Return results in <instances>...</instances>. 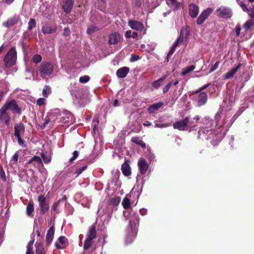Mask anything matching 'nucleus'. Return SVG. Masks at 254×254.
Wrapping results in <instances>:
<instances>
[{
  "label": "nucleus",
  "mask_w": 254,
  "mask_h": 254,
  "mask_svg": "<svg viewBox=\"0 0 254 254\" xmlns=\"http://www.w3.org/2000/svg\"><path fill=\"white\" fill-rule=\"evenodd\" d=\"M220 118V115L218 113L215 116L216 120L215 127L217 129H219L220 127L222 128L219 131L210 129L213 124V121L208 117L204 118L202 121L203 126L198 130L197 138L202 140L212 139L214 140H216L218 139V138H220L222 136H224L225 133V131L223 130V128L225 127V123L224 121L221 123L219 121Z\"/></svg>",
  "instance_id": "f257e3e1"
},
{
  "label": "nucleus",
  "mask_w": 254,
  "mask_h": 254,
  "mask_svg": "<svg viewBox=\"0 0 254 254\" xmlns=\"http://www.w3.org/2000/svg\"><path fill=\"white\" fill-rule=\"evenodd\" d=\"M96 225L94 224L89 228L84 244L83 247L85 250L90 248L93 243L92 240L96 238Z\"/></svg>",
  "instance_id": "f03ea898"
},
{
  "label": "nucleus",
  "mask_w": 254,
  "mask_h": 254,
  "mask_svg": "<svg viewBox=\"0 0 254 254\" xmlns=\"http://www.w3.org/2000/svg\"><path fill=\"white\" fill-rule=\"evenodd\" d=\"M16 60V52L14 48H12L7 52L4 58V62L6 67H10L14 64Z\"/></svg>",
  "instance_id": "7ed1b4c3"
},
{
  "label": "nucleus",
  "mask_w": 254,
  "mask_h": 254,
  "mask_svg": "<svg viewBox=\"0 0 254 254\" xmlns=\"http://www.w3.org/2000/svg\"><path fill=\"white\" fill-rule=\"evenodd\" d=\"M38 70L40 72L41 76L44 78L52 73L53 66L49 62H43L38 67Z\"/></svg>",
  "instance_id": "20e7f679"
},
{
  "label": "nucleus",
  "mask_w": 254,
  "mask_h": 254,
  "mask_svg": "<svg viewBox=\"0 0 254 254\" xmlns=\"http://www.w3.org/2000/svg\"><path fill=\"white\" fill-rule=\"evenodd\" d=\"M3 106L6 110H10L14 114H20L21 113V109L19 107L15 100H11L9 102H6Z\"/></svg>",
  "instance_id": "39448f33"
},
{
  "label": "nucleus",
  "mask_w": 254,
  "mask_h": 254,
  "mask_svg": "<svg viewBox=\"0 0 254 254\" xmlns=\"http://www.w3.org/2000/svg\"><path fill=\"white\" fill-rule=\"evenodd\" d=\"M188 125H191L190 123V118L188 117H186L184 120L176 122L173 124V127L175 129L179 130H185Z\"/></svg>",
  "instance_id": "423d86ee"
},
{
  "label": "nucleus",
  "mask_w": 254,
  "mask_h": 254,
  "mask_svg": "<svg viewBox=\"0 0 254 254\" xmlns=\"http://www.w3.org/2000/svg\"><path fill=\"white\" fill-rule=\"evenodd\" d=\"M127 219L129 220V226L130 227L131 229H132L133 227L135 228L136 227H137L139 226V216L132 210H130L129 212Z\"/></svg>",
  "instance_id": "0eeeda50"
},
{
  "label": "nucleus",
  "mask_w": 254,
  "mask_h": 254,
  "mask_svg": "<svg viewBox=\"0 0 254 254\" xmlns=\"http://www.w3.org/2000/svg\"><path fill=\"white\" fill-rule=\"evenodd\" d=\"M38 200L39 202L40 212L42 214H44L48 211L49 209V206L48 202L47 201L46 197L43 195H40L38 197Z\"/></svg>",
  "instance_id": "6e6552de"
},
{
  "label": "nucleus",
  "mask_w": 254,
  "mask_h": 254,
  "mask_svg": "<svg viewBox=\"0 0 254 254\" xmlns=\"http://www.w3.org/2000/svg\"><path fill=\"white\" fill-rule=\"evenodd\" d=\"M218 16L223 18H230L232 16V11L231 9L228 7L225 6H221L217 10Z\"/></svg>",
  "instance_id": "1a4fd4ad"
},
{
  "label": "nucleus",
  "mask_w": 254,
  "mask_h": 254,
  "mask_svg": "<svg viewBox=\"0 0 254 254\" xmlns=\"http://www.w3.org/2000/svg\"><path fill=\"white\" fill-rule=\"evenodd\" d=\"M20 20L19 15H15L13 17L8 18L6 21L2 23V26L9 28L17 24Z\"/></svg>",
  "instance_id": "9d476101"
},
{
  "label": "nucleus",
  "mask_w": 254,
  "mask_h": 254,
  "mask_svg": "<svg viewBox=\"0 0 254 254\" xmlns=\"http://www.w3.org/2000/svg\"><path fill=\"white\" fill-rule=\"evenodd\" d=\"M212 11V9L211 8H208L203 10L197 18L196 20V23L198 25H200L203 23Z\"/></svg>",
  "instance_id": "9b49d317"
},
{
  "label": "nucleus",
  "mask_w": 254,
  "mask_h": 254,
  "mask_svg": "<svg viewBox=\"0 0 254 254\" xmlns=\"http://www.w3.org/2000/svg\"><path fill=\"white\" fill-rule=\"evenodd\" d=\"M10 118L7 110L3 106L0 109V122L3 121L6 125H8Z\"/></svg>",
  "instance_id": "f8f14e48"
},
{
  "label": "nucleus",
  "mask_w": 254,
  "mask_h": 254,
  "mask_svg": "<svg viewBox=\"0 0 254 254\" xmlns=\"http://www.w3.org/2000/svg\"><path fill=\"white\" fill-rule=\"evenodd\" d=\"M73 0H63L62 8L66 14L70 13L73 8Z\"/></svg>",
  "instance_id": "ddd939ff"
},
{
  "label": "nucleus",
  "mask_w": 254,
  "mask_h": 254,
  "mask_svg": "<svg viewBox=\"0 0 254 254\" xmlns=\"http://www.w3.org/2000/svg\"><path fill=\"white\" fill-rule=\"evenodd\" d=\"M57 26H51L48 23H45L42 28V31L43 34H52L55 33L57 31Z\"/></svg>",
  "instance_id": "4468645a"
},
{
  "label": "nucleus",
  "mask_w": 254,
  "mask_h": 254,
  "mask_svg": "<svg viewBox=\"0 0 254 254\" xmlns=\"http://www.w3.org/2000/svg\"><path fill=\"white\" fill-rule=\"evenodd\" d=\"M128 25L132 29H135L137 31H142L144 28L143 24L139 21L135 20H129Z\"/></svg>",
  "instance_id": "2eb2a0df"
},
{
  "label": "nucleus",
  "mask_w": 254,
  "mask_h": 254,
  "mask_svg": "<svg viewBox=\"0 0 254 254\" xmlns=\"http://www.w3.org/2000/svg\"><path fill=\"white\" fill-rule=\"evenodd\" d=\"M189 14L192 18H195L198 15L199 7L193 3H190L189 6Z\"/></svg>",
  "instance_id": "dca6fc26"
},
{
  "label": "nucleus",
  "mask_w": 254,
  "mask_h": 254,
  "mask_svg": "<svg viewBox=\"0 0 254 254\" xmlns=\"http://www.w3.org/2000/svg\"><path fill=\"white\" fill-rule=\"evenodd\" d=\"M14 135L15 137L21 136V134H23L25 131V127L22 123L16 124L14 127Z\"/></svg>",
  "instance_id": "f3484780"
},
{
  "label": "nucleus",
  "mask_w": 254,
  "mask_h": 254,
  "mask_svg": "<svg viewBox=\"0 0 254 254\" xmlns=\"http://www.w3.org/2000/svg\"><path fill=\"white\" fill-rule=\"evenodd\" d=\"M66 245L67 239L64 236L60 237L56 243V247L60 249H64Z\"/></svg>",
  "instance_id": "a211bd4d"
},
{
  "label": "nucleus",
  "mask_w": 254,
  "mask_h": 254,
  "mask_svg": "<svg viewBox=\"0 0 254 254\" xmlns=\"http://www.w3.org/2000/svg\"><path fill=\"white\" fill-rule=\"evenodd\" d=\"M207 95L205 92H199L197 99V104L198 106L204 105L207 101Z\"/></svg>",
  "instance_id": "6ab92c4d"
},
{
  "label": "nucleus",
  "mask_w": 254,
  "mask_h": 254,
  "mask_svg": "<svg viewBox=\"0 0 254 254\" xmlns=\"http://www.w3.org/2000/svg\"><path fill=\"white\" fill-rule=\"evenodd\" d=\"M121 36L118 33H112L109 36V43L110 44L115 45L119 42Z\"/></svg>",
  "instance_id": "aec40b11"
},
{
  "label": "nucleus",
  "mask_w": 254,
  "mask_h": 254,
  "mask_svg": "<svg viewBox=\"0 0 254 254\" xmlns=\"http://www.w3.org/2000/svg\"><path fill=\"white\" fill-rule=\"evenodd\" d=\"M55 233V229L54 226H51L50 229L48 230L46 242L47 245H49L52 243Z\"/></svg>",
  "instance_id": "412c9836"
},
{
  "label": "nucleus",
  "mask_w": 254,
  "mask_h": 254,
  "mask_svg": "<svg viewBox=\"0 0 254 254\" xmlns=\"http://www.w3.org/2000/svg\"><path fill=\"white\" fill-rule=\"evenodd\" d=\"M138 165L139 168V171L141 174H144L148 169V165L144 159H140L138 161Z\"/></svg>",
  "instance_id": "4be33fe9"
},
{
  "label": "nucleus",
  "mask_w": 254,
  "mask_h": 254,
  "mask_svg": "<svg viewBox=\"0 0 254 254\" xmlns=\"http://www.w3.org/2000/svg\"><path fill=\"white\" fill-rule=\"evenodd\" d=\"M129 70V68L127 67H123L117 70L116 72L117 76L119 78L125 77Z\"/></svg>",
  "instance_id": "5701e85b"
},
{
  "label": "nucleus",
  "mask_w": 254,
  "mask_h": 254,
  "mask_svg": "<svg viewBox=\"0 0 254 254\" xmlns=\"http://www.w3.org/2000/svg\"><path fill=\"white\" fill-rule=\"evenodd\" d=\"M121 170L124 175L129 176L131 174V168L127 162L124 163L121 167Z\"/></svg>",
  "instance_id": "b1692460"
},
{
  "label": "nucleus",
  "mask_w": 254,
  "mask_h": 254,
  "mask_svg": "<svg viewBox=\"0 0 254 254\" xmlns=\"http://www.w3.org/2000/svg\"><path fill=\"white\" fill-rule=\"evenodd\" d=\"M163 103L161 102L154 103L148 108V111L150 113H153L158 111L163 106Z\"/></svg>",
  "instance_id": "393cba45"
},
{
  "label": "nucleus",
  "mask_w": 254,
  "mask_h": 254,
  "mask_svg": "<svg viewBox=\"0 0 254 254\" xmlns=\"http://www.w3.org/2000/svg\"><path fill=\"white\" fill-rule=\"evenodd\" d=\"M242 64H239L236 67L232 69L231 70L227 72L225 74V78L229 79L232 77L236 73V72L238 71L239 69L242 66Z\"/></svg>",
  "instance_id": "a878e982"
},
{
  "label": "nucleus",
  "mask_w": 254,
  "mask_h": 254,
  "mask_svg": "<svg viewBox=\"0 0 254 254\" xmlns=\"http://www.w3.org/2000/svg\"><path fill=\"white\" fill-rule=\"evenodd\" d=\"M242 64H239L236 67L232 69L231 70L227 72L225 74V78L229 79L232 77L236 73V72L238 71L239 69L242 66Z\"/></svg>",
  "instance_id": "bb28decb"
},
{
  "label": "nucleus",
  "mask_w": 254,
  "mask_h": 254,
  "mask_svg": "<svg viewBox=\"0 0 254 254\" xmlns=\"http://www.w3.org/2000/svg\"><path fill=\"white\" fill-rule=\"evenodd\" d=\"M111 212V208L109 206L105 205L104 207L103 206H101L98 208V213L99 216H103L104 214L108 213L109 214Z\"/></svg>",
  "instance_id": "cd10ccee"
},
{
  "label": "nucleus",
  "mask_w": 254,
  "mask_h": 254,
  "mask_svg": "<svg viewBox=\"0 0 254 254\" xmlns=\"http://www.w3.org/2000/svg\"><path fill=\"white\" fill-rule=\"evenodd\" d=\"M35 247L36 254H45V249L42 244L36 243L35 244Z\"/></svg>",
  "instance_id": "c85d7f7f"
},
{
  "label": "nucleus",
  "mask_w": 254,
  "mask_h": 254,
  "mask_svg": "<svg viewBox=\"0 0 254 254\" xmlns=\"http://www.w3.org/2000/svg\"><path fill=\"white\" fill-rule=\"evenodd\" d=\"M99 30L98 26L91 24L90 25L87 29V33L88 34H92L95 32L98 31Z\"/></svg>",
  "instance_id": "c756f323"
},
{
  "label": "nucleus",
  "mask_w": 254,
  "mask_h": 254,
  "mask_svg": "<svg viewBox=\"0 0 254 254\" xmlns=\"http://www.w3.org/2000/svg\"><path fill=\"white\" fill-rule=\"evenodd\" d=\"M167 75H165L163 77L154 81L152 83V86L156 88H159L162 84V82L166 78Z\"/></svg>",
  "instance_id": "7c9ffc66"
},
{
  "label": "nucleus",
  "mask_w": 254,
  "mask_h": 254,
  "mask_svg": "<svg viewBox=\"0 0 254 254\" xmlns=\"http://www.w3.org/2000/svg\"><path fill=\"white\" fill-rule=\"evenodd\" d=\"M34 204L33 202L30 201L26 206V214L30 216L34 211Z\"/></svg>",
  "instance_id": "2f4dec72"
},
{
  "label": "nucleus",
  "mask_w": 254,
  "mask_h": 254,
  "mask_svg": "<svg viewBox=\"0 0 254 254\" xmlns=\"http://www.w3.org/2000/svg\"><path fill=\"white\" fill-rule=\"evenodd\" d=\"M180 38H179L177 41L175 42V43L174 44V45L172 46V47H171L170 51L169 52L168 54V55H167V61H168V58L170 56H171L174 52L175 49H176V48L179 45V43L180 42Z\"/></svg>",
  "instance_id": "473e14b6"
},
{
  "label": "nucleus",
  "mask_w": 254,
  "mask_h": 254,
  "mask_svg": "<svg viewBox=\"0 0 254 254\" xmlns=\"http://www.w3.org/2000/svg\"><path fill=\"white\" fill-rule=\"evenodd\" d=\"M251 75L249 73L244 74L242 76L241 81H242L241 89L245 86V83L247 82L250 78Z\"/></svg>",
  "instance_id": "72a5a7b5"
},
{
  "label": "nucleus",
  "mask_w": 254,
  "mask_h": 254,
  "mask_svg": "<svg viewBox=\"0 0 254 254\" xmlns=\"http://www.w3.org/2000/svg\"><path fill=\"white\" fill-rule=\"evenodd\" d=\"M195 66L193 65L187 66L182 69V74L183 75H185L188 73H190V72L192 71V70H193Z\"/></svg>",
  "instance_id": "f704fd0d"
},
{
  "label": "nucleus",
  "mask_w": 254,
  "mask_h": 254,
  "mask_svg": "<svg viewBox=\"0 0 254 254\" xmlns=\"http://www.w3.org/2000/svg\"><path fill=\"white\" fill-rule=\"evenodd\" d=\"M121 200V198L119 196L112 197L109 199V202L111 204L116 206L119 204Z\"/></svg>",
  "instance_id": "c9c22d12"
},
{
  "label": "nucleus",
  "mask_w": 254,
  "mask_h": 254,
  "mask_svg": "<svg viewBox=\"0 0 254 254\" xmlns=\"http://www.w3.org/2000/svg\"><path fill=\"white\" fill-rule=\"evenodd\" d=\"M122 204L124 208L127 209L130 207V200L127 197H126L123 200Z\"/></svg>",
  "instance_id": "e433bc0d"
},
{
  "label": "nucleus",
  "mask_w": 254,
  "mask_h": 254,
  "mask_svg": "<svg viewBox=\"0 0 254 254\" xmlns=\"http://www.w3.org/2000/svg\"><path fill=\"white\" fill-rule=\"evenodd\" d=\"M36 26V22L35 19L30 18L28 23V28L29 30H32Z\"/></svg>",
  "instance_id": "4c0bfd02"
},
{
  "label": "nucleus",
  "mask_w": 254,
  "mask_h": 254,
  "mask_svg": "<svg viewBox=\"0 0 254 254\" xmlns=\"http://www.w3.org/2000/svg\"><path fill=\"white\" fill-rule=\"evenodd\" d=\"M254 25V20L251 19L247 21L243 25V27L246 29L248 30L250 29L252 26Z\"/></svg>",
  "instance_id": "58836bf2"
},
{
  "label": "nucleus",
  "mask_w": 254,
  "mask_h": 254,
  "mask_svg": "<svg viewBox=\"0 0 254 254\" xmlns=\"http://www.w3.org/2000/svg\"><path fill=\"white\" fill-rule=\"evenodd\" d=\"M42 57L38 54L34 55L32 59V61L35 64H38L42 61Z\"/></svg>",
  "instance_id": "ea45409f"
},
{
  "label": "nucleus",
  "mask_w": 254,
  "mask_h": 254,
  "mask_svg": "<svg viewBox=\"0 0 254 254\" xmlns=\"http://www.w3.org/2000/svg\"><path fill=\"white\" fill-rule=\"evenodd\" d=\"M34 234L33 233L31 234V240L29 241V242L28 243L27 246V249H32V246L34 243Z\"/></svg>",
  "instance_id": "a19ab883"
},
{
  "label": "nucleus",
  "mask_w": 254,
  "mask_h": 254,
  "mask_svg": "<svg viewBox=\"0 0 254 254\" xmlns=\"http://www.w3.org/2000/svg\"><path fill=\"white\" fill-rule=\"evenodd\" d=\"M62 201V199L59 200L58 201L55 202L52 206V210L53 211H56L57 213H59V211L57 210V208L60 204V202Z\"/></svg>",
  "instance_id": "79ce46f5"
},
{
  "label": "nucleus",
  "mask_w": 254,
  "mask_h": 254,
  "mask_svg": "<svg viewBox=\"0 0 254 254\" xmlns=\"http://www.w3.org/2000/svg\"><path fill=\"white\" fill-rule=\"evenodd\" d=\"M41 157L45 163L48 164L51 162V158L49 156L45 154L44 153H42L41 154Z\"/></svg>",
  "instance_id": "37998d69"
},
{
  "label": "nucleus",
  "mask_w": 254,
  "mask_h": 254,
  "mask_svg": "<svg viewBox=\"0 0 254 254\" xmlns=\"http://www.w3.org/2000/svg\"><path fill=\"white\" fill-rule=\"evenodd\" d=\"M32 161H33V163H37L38 164H41L42 163L41 158L37 156L32 157Z\"/></svg>",
  "instance_id": "c03bdc74"
},
{
  "label": "nucleus",
  "mask_w": 254,
  "mask_h": 254,
  "mask_svg": "<svg viewBox=\"0 0 254 254\" xmlns=\"http://www.w3.org/2000/svg\"><path fill=\"white\" fill-rule=\"evenodd\" d=\"M89 77L88 75H84L79 78V81L81 83H86L89 80Z\"/></svg>",
  "instance_id": "a18cd8bd"
},
{
  "label": "nucleus",
  "mask_w": 254,
  "mask_h": 254,
  "mask_svg": "<svg viewBox=\"0 0 254 254\" xmlns=\"http://www.w3.org/2000/svg\"><path fill=\"white\" fill-rule=\"evenodd\" d=\"M86 168H87V166H84L81 168H78L75 172V174H76V176H78V175H79Z\"/></svg>",
  "instance_id": "49530a36"
},
{
  "label": "nucleus",
  "mask_w": 254,
  "mask_h": 254,
  "mask_svg": "<svg viewBox=\"0 0 254 254\" xmlns=\"http://www.w3.org/2000/svg\"><path fill=\"white\" fill-rule=\"evenodd\" d=\"M0 177L3 181H6L5 172L2 167H0Z\"/></svg>",
  "instance_id": "de8ad7c7"
},
{
  "label": "nucleus",
  "mask_w": 254,
  "mask_h": 254,
  "mask_svg": "<svg viewBox=\"0 0 254 254\" xmlns=\"http://www.w3.org/2000/svg\"><path fill=\"white\" fill-rule=\"evenodd\" d=\"M46 100L45 98H40L37 101V104L39 106H42L45 104Z\"/></svg>",
  "instance_id": "09e8293b"
},
{
  "label": "nucleus",
  "mask_w": 254,
  "mask_h": 254,
  "mask_svg": "<svg viewBox=\"0 0 254 254\" xmlns=\"http://www.w3.org/2000/svg\"><path fill=\"white\" fill-rule=\"evenodd\" d=\"M78 152L77 151H74L73 152V156L69 159V162H72L73 161H74L75 159H76V158L78 156Z\"/></svg>",
  "instance_id": "8fccbe9b"
},
{
  "label": "nucleus",
  "mask_w": 254,
  "mask_h": 254,
  "mask_svg": "<svg viewBox=\"0 0 254 254\" xmlns=\"http://www.w3.org/2000/svg\"><path fill=\"white\" fill-rule=\"evenodd\" d=\"M173 5L172 6L173 7L174 10H177L179 8H180L182 5V4L181 2H175L173 3H172Z\"/></svg>",
  "instance_id": "3c124183"
},
{
  "label": "nucleus",
  "mask_w": 254,
  "mask_h": 254,
  "mask_svg": "<svg viewBox=\"0 0 254 254\" xmlns=\"http://www.w3.org/2000/svg\"><path fill=\"white\" fill-rule=\"evenodd\" d=\"M220 62L219 61L216 62L214 65H213L210 69V72H213L217 68Z\"/></svg>",
  "instance_id": "603ef678"
},
{
  "label": "nucleus",
  "mask_w": 254,
  "mask_h": 254,
  "mask_svg": "<svg viewBox=\"0 0 254 254\" xmlns=\"http://www.w3.org/2000/svg\"><path fill=\"white\" fill-rule=\"evenodd\" d=\"M241 30V27L240 24H237L236 27H235V32L236 34L237 37L239 36L240 34V31Z\"/></svg>",
  "instance_id": "864d4df0"
},
{
  "label": "nucleus",
  "mask_w": 254,
  "mask_h": 254,
  "mask_svg": "<svg viewBox=\"0 0 254 254\" xmlns=\"http://www.w3.org/2000/svg\"><path fill=\"white\" fill-rule=\"evenodd\" d=\"M16 137L18 139V143L19 145L20 146L25 147L26 146L25 143V141L21 138V136Z\"/></svg>",
  "instance_id": "5fc2aeb1"
},
{
  "label": "nucleus",
  "mask_w": 254,
  "mask_h": 254,
  "mask_svg": "<svg viewBox=\"0 0 254 254\" xmlns=\"http://www.w3.org/2000/svg\"><path fill=\"white\" fill-rule=\"evenodd\" d=\"M48 88V86L47 85L45 86L42 91V94L45 98H47L48 96V93H47Z\"/></svg>",
  "instance_id": "6e6d98bb"
},
{
  "label": "nucleus",
  "mask_w": 254,
  "mask_h": 254,
  "mask_svg": "<svg viewBox=\"0 0 254 254\" xmlns=\"http://www.w3.org/2000/svg\"><path fill=\"white\" fill-rule=\"evenodd\" d=\"M131 141L138 144L139 142H142V140L140 139L138 137H134L131 138Z\"/></svg>",
  "instance_id": "4d7b16f0"
},
{
  "label": "nucleus",
  "mask_w": 254,
  "mask_h": 254,
  "mask_svg": "<svg viewBox=\"0 0 254 254\" xmlns=\"http://www.w3.org/2000/svg\"><path fill=\"white\" fill-rule=\"evenodd\" d=\"M172 82L169 83L165 87H164L163 89V92L164 93H166L168 92L169 89L170 88L171 85H172Z\"/></svg>",
  "instance_id": "13d9d810"
},
{
  "label": "nucleus",
  "mask_w": 254,
  "mask_h": 254,
  "mask_svg": "<svg viewBox=\"0 0 254 254\" xmlns=\"http://www.w3.org/2000/svg\"><path fill=\"white\" fill-rule=\"evenodd\" d=\"M239 4L244 11H246V10H248V8L247 7L246 5L243 2H242V1L239 2Z\"/></svg>",
  "instance_id": "bf43d9fd"
},
{
  "label": "nucleus",
  "mask_w": 254,
  "mask_h": 254,
  "mask_svg": "<svg viewBox=\"0 0 254 254\" xmlns=\"http://www.w3.org/2000/svg\"><path fill=\"white\" fill-rule=\"evenodd\" d=\"M18 157H19V153L18 152H16L13 155V156L12 158L11 161H13L14 162V163H16L18 161Z\"/></svg>",
  "instance_id": "052dcab7"
},
{
  "label": "nucleus",
  "mask_w": 254,
  "mask_h": 254,
  "mask_svg": "<svg viewBox=\"0 0 254 254\" xmlns=\"http://www.w3.org/2000/svg\"><path fill=\"white\" fill-rule=\"evenodd\" d=\"M169 126V125L167 124H155L154 127H159V128H163V127H166Z\"/></svg>",
  "instance_id": "680f3d73"
},
{
  "label": "nucleus",
  "mask_w": 254,
  "mask_h": 254,
  "mask_svg": "<svg viewBox=\"0 0 254 254\" xmlns=\"http://www.w3.org/2000/svg\"><path fill=\"white\" fill-rule=\"evenodd\" d=\"M246 11L248 12V14L251 17H254V7L251 9H249L248 8V10H246Z\"/></svg>",
  "instance_id": "e2e57ef3"
},
{
  "label": "nucleus",
  "mask_w": 254,
  "mask_h": 254,
  "mask_svg": "<svg viewBox=\"0 0 254 254\" xmlns=\"http://www.w3.org/2000/svg\"><path fill=\"white\" fill-rule=\"evenodd\" d=\"M209 85H210V83H208L207 84L203 85L202 87L200 88V89L199 90L197 91L195 93H198L200 92L201 91H202V90L205 89L206 88H207Z\"/></svg>",
  "instance_id": "0e129e2a"
},
{
  "label": "nucleus",
  "mask_w": 254,
  "mask_h": 254,
  "mask_svg": "<svg viewBox=\"0 0 254 254\" xmlns=\"http://www.w3.org/2000/svg\"><path fill=\"white\" fill-rule=\"evenodd\" d=\"M139 59V56L137 55L132 56L130 59V61L132 62H135Z\"/></svg>",
  "instance_id": "69168bd1"
},
{
  "label": "nucleus",
  "mask_w": 254,
  "mask_h": 254,
  "mask_svg": "<svg viewBox=\"0 0 254 254\" xmlns=\"http://www.w3.org/2000/svg\"><path fill=\"white\" fill-rule=\"evenodd\" d=\"M142 4V1L141 0H136L135 1V5L137 7H139Z\"/></svg>",
  "instance_id": "338daca9"
},
{
  "label": "nucleus",
  "mask_w": 254,
  "mask_h": 254,
  "mask_svg": "<svg viewBox=\"0 0 254 254\" xmlns=\"http://www.w3.org/2000/svg\"><path fill=\"white\" fill-rule=\"evenodd\" d=\"M50 119L49 118H48L47 117H46L45 118V122L43 124V127H45L46 126V125L50 123Z\"/></svg>",
  "instance_id": "774afa93"
}]
</instances>
